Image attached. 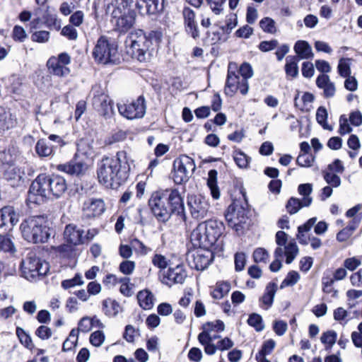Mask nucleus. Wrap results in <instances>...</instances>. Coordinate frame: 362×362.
Wrapping results in <instances>:
<instances>
[{"label":"nucleus","instance_id":"39","mask_svg":"<svg viewBox=\"0 0 362 362\" xmlns=\"http://www.w3.org/2000/svg\"><path fill=\"white\" fill-rule=\"evenodd\" d=\"M230 289V285L226 281L217 282L212 289L211 294L214 299H221L226 296Z\"/></svg>","mask_w":362,"mask_h":362},{"label":"nucleus","instance_id":"2","mask_svg":"<svg viewBox=\"0 0 362 362\" xmlns=\"http://www.w3.org/2000/svg\"><path fill=\"white\" fill-rule=\"evenodd\" d=\"M67 189L66 180L57 175H39L31 183L28 201L30 203L40 204L51 196L61 197Z\"/></svg>","mask_w":362,"mask_h":362},{"label":"nucleus","instance_id":"40","mask_svg":"<svg viewBox=\"0 0 362 362\" xmlns=\"http://www.w3.org/2000/svg\"><path fill=\"white\" fill-rule=\"evenodd\" d=\"M203 331L199 334H204L209 336V332H221L225 329V325L221 320H215L213 322H208L203 325Z\"/></svg>","mask_w":362,"mask_h":362},{"label":"nucleus","instance_id":"59","mask_svg":"<svg viewBox=\"0 0 362 362\" xmlns=\"http://www.w3.org/2000/svg\"><path fill=\"white\" fill-rule=\"evenodd\" d=\"M212 12L216 15H220L223 11V5L226 0H205Z\"/></svg>","mask_w":362,"mask_h":362},{"label":"nucleus","instance_id":"53","mask_svg":"<svg viewBox=\"0 0 362 362\" xmlns=\"http://www.w3.org/2000/svg\"><path fill=\"white\" fill-rule=\"evenodd\" d=\"M132 247L135 252L141 255H146L151 252V248L146 246L144 243L135 238L131 242Z\"/></svg>","mask_w":362,"mask_h":362},{"label":"nucleus","instance_id":"27","mask_svg":"<svg viewBox=\"0 0 362 362\" xmlns=\"http://www.w3.org/2000/svg\"><path fill=\"white\" fill-rule=\"evenodd\" d=\"M19 220V215L13 206H5L0 210V227L15 226Z\"/></svg>","mask_w":362,"mask_h":362},{"label":"nucleus","instance_id":"33","mask_svg":"<svg viewBox=\"0 0 362 362\" xmlns=\"http://www.w3.org/2000/svg\"><path fill=\"white\" fill-rule=\"evenodd\" d=\"M359 224V219L352 220L346 227L337 234V240L340 243H349L354 232Z\"/></svg>","mask_w":362,"mask_h":362},{"label":"nucleus","instance_id":"16","mask_svg":"<svg viewBox=\"0 0 362 362\" xmlns=\"http://www.w3.org/2000/svg\"><path fill=\"white\" fill-rule=\"evenodd\" d=\"M188 206L191 216L197 220L205 218L209 210L208 200L200 194L189 196Z\"/></svg>","mask_w":362,"mask_h":362},{"label":"nucleus","instance_id":"26","mask_svg":"<svg viewBox=\"0 0 362 362\" xmlns=\"http://www.w3.org/2000/svg\"><path fill=\"white\" fill-rule=\"evenodd\" d=\"M202 228H204L203 222L198 224L192 230L190 235V240L194 247L210 249L207 237H206V233L202 231Z\"/></svg>","mask_w":362,"mask_h":362},{"label":"nucleus","instance_id":"58","mask_svg":"<svg viewBox=\"0 0 362 362\" xmlns=\"http://www.w3.org/2000/svg\"><path fill=\"white\" fill-rule=\"evenodd\" d=\"M349 314L346 310L342 307H339L334 310V319L341 325H345L348 322Z\"/></svg>","mask_w":362,"mask_h":362},{"label":"nucleus","instance_id":"46","mask_svg":"<svg viewBox=\"0 0 362 362\" xmlns=\"http://www.w3.org/2000/svg\"><path fill=\"white\" fill-rule=\"evenodd\" d=\"M337 338V334L333 330H329L324 332L321 337V342L325 345V349H331L333 345L336 343Z\"/></svg>","mask_w":362,"mask_h":362},{"label":"nucleus","instance_id":"5","mask_svg":"<svg viewBox=\"0 0 362 362\" xmlns=\"http://www.w3.org/2000/svg\"><path fill=\"white\" fill-rule=\"evenodd\" d=\"M107 13L112 16V22L121 33L127 32L134 24L136 14L127 8L126 0H103Z\"/></svg>","mask_w":362,"mask_h":362},{"label":"nucleus","instance_id":"63","mask_svg":"<svg viewBox=\"0 0 362 362\" xmlns=\"http://www.w3.org/2000/svg\"><path fill=\"white\" fill-rule=\"evenodd\" d=\"M61 35L69 40H76L78 38V32L74 26L65 25L61 31Z\"/></svg>","mask_w":362,"mask_h":362},{"label":"nucleus","instance_id":"52","mask_svg":"<svg viewBox=\"0 0 362 362\" xmlns=\"http://www.w3.org/2000/svg\"><path fill=\"white\" fill-rule=\"evenodd\" d=\"M303 207H305L303 204V201L295 197H291L286 206L287 211L290 214H296Z\"/></svg>","mask_w":362,"mask_h":362},{"label":"nucleus","instance_id":"8","mask_svg":"<svg viewBox=\"0 0 362 362\" xmlns=\"http://www.w3.org/2000/svg\"><path fill=\"white\" fill-rule=\"evenodd\" d=\"M21 271L24 278L28 281H36L39 276H45L49 271L48 263L41 260L35 253L29 252L21 262Z\"/></svg>","mask_w":362,"mask_h":362},{"label":"nucleus","instance_id":"47","mask_svg":"<svg viewBox=\"0 0 362 362\" xmlns=\"http://www.w3.org/2000/svg\"><path fill=\"white\" fill-rule=\"evenodd\" d=\"M139 336L140 330L139 328H136L132 325H127L125 327L123 337L127 342L134 343Z\"/></svg>","mask_w":362,"mask_h":362},{"label":"nucleus","instance_id":"36","mask_svg":"<svg viewBox=\"0 0 362 362\" xmlns=\"http://www.w3.org/2000/svg\"><path fill=\"white\" fill-rule=\"evenodd\" d=\"M152 264L159 269V274L172 265L171 260L165 255L156 252L151 257Z\"/></svg>","mask_w":362,"mask_h":362},{"label":"nucleus","instance_id":"19","mask_svg":"<svg viewBox=\"0 0 362 362\" xmlns=\"http://www.w3.org/2000/svg\"><path fill=\"white\" fill-rule=\"evenodd\" d=\"M88 165L87 161L83 160V158H76L75 156L74 159L70 162L58 165L57 169L71 175L79 176L86 172Z\"/></svg>","mask_w":362,"mask_h":362},{"label":"nucleus","instance_id":"35","mask_svg":"<svg viewBox=\"0 0 362 362\" xmlns=\"http://www.w3.org/2000/svg\"><path fill=\"white\" fill-rule=\"evenodd\" d=\"M218 172L213 169L208 173L206 185L210 189L211 194L214 199L220 198L221 192L217 183Z\"/></svg>","mask_w":362,"mask_h":362},{"label":"nucleus","instance_id":"23","mask_svg":"<svg viewBox=\"0 0 362 362\" xmlns=\"http://www.w3.org/2000/svg\"><path fill=\"white\" fill-rule=\"evenodd\" d=\"M183 18L186 32L190 35L194 39L199 37V31L198 29L197 23L195 21V13L189 8H185L183 9Z\"/></svg>","mask_w":362,"mask_h":362},{"label":"nucleus","instance_id":"45","mask_svg":"<svg viewBox=\"0 0 362 362\" xmlns=\"http://www.w3.org/2000/svg\"><path fill=\"white\" fill-rule=\"evenodd\" d=\"M269 252L264 247L256 248L252 253V258L256 263L267 264L269 259Z\"/></svg>","mask_w":362,"mask_h":362},{"label":"nucleus","instance_id":"44","mask_svg":"<svg viewBox=\"0 0 362 362\" xmlns=\"http://www.w3.org/2000/svg\"><path fill=\"white\" fill-rule=\"evenodd\" d=\"M16 335L18 336L21 343L28 349L33 350L34 344L30 336L21 327L16 328Z\"/></svg>","mask_w":362,"mask_h":362},{"label":"nucleus","instance_id":"14","mask_svg":"<svg viewBox=\"0 0 362 362\" xmlns=\"http://www.w3.org/2000/svg\"><path fill=\"white\" fill-rule=\"evenodd\" d=\"M187 276L184 265L178 264L175 267L170 266L168 270L159 274V279L162 284L170 287L175 284L184 283Z\"/></svg>","mask_w":362,"mask_h":362},{"label":"nucleus","instance_id":"31","mask_svg":"<svg viewBox=\"0 0 362 362\" xmlns=\"http://www.w3.org/2000/svg\"><path fill=\"white\" fill-rule=\"evenodd\" d=\"M102 310L105 315L115 317L122 311V308L117 300L109 298L103 301Z\"/></svg>","mask_w":362,"mask_h":362},{"label":"nucleus","instance_id":"55","mask_svg":"<svg viewBox=\"0 0 362 362\" xmlns=\"http://www.w3.org/2000/svg\"><path fill=\"white\" fill-rule=\"evenodd\" d=\"M135 268V262L128 259L122 261L119 266V272L127 276L132 275L134 273Z\"/></svg>","mask_w":362,"mask_h":362},{"label":"nucleus","instance_id":"48","mask_svg":"<svg viewBox=\"0 0 362 362\" xmlns=\"http://www.w3.org/2000/svg\"><path fill=\"white\" fill-rule=\"evenodd\" d=\"M78 341V331L76 329H72L69 333V337L64 341L62 349L64 351H71L76 346Z\"/></svg>","mask_w":362,"mask_h":362},{"label":"nucleus","instance_id":"21","mask_svg":"<svg viewBox=\"0 0 362 362\" xmlns=\"http://www.w3.org/2000/svg\"><path fill=\"white\" fill-rule=\"evenodd\" d=\"M236 66L235 64H230L228 66V76L224 88L225 93L228 96H233L238 90H240L241 79L238 75L235 74L234 69Z\"/></svg>","mask_w":362,"mask_h":362},{"label":"nucleus","instance_id":"34","mask_svg":"<svg viewBox=\"0 0 362 362\" xmlns=\"http://www.w3.org/2000/svg\"><path fill=\"white\" fill-rule=\"evenodd\" d=\"M239 73L243 77L241 79L242 86L240 88V93L243 95H245L247 93L249 89L247 79L251 78L253 75L252 69L249 64L244 63L240 66Z\"/></svg>","mask_w":362,"mask_h":362},{"label":"nucleus","instance_id":"13","mask_svg":"<svg viewBox=\"0 0 362 362\" xmlns=\"http://www.w3.org/2000/svg\"><path fill=\"white\" fill-rule=\"evenodd\" d=\"M71 63V57L66 52L59 54L57 57H52L47 63L49 72L57 76L66 77L70 74L67 66Z\"/></svg>","mask_w":362,"mask_h":362},{"label":"nucleus","instance_id":"54","mask_svg":"<svg viewBox=\"0 0 362 362\" xmlns=\"http://www.w3.org/2000/svg\"><path fill=\"white\" fill-rule=\"evenodd\" d=\"M105 339V335L104 332L100 330L93 332L89 337L90 343L95 347L101 346L104 343Z\"/></svg>","mask_w":362,"mask_h":362},{"label":"nucleus","instance_id":"30","mask_svg":"<svg viewBox=\"0 0 362 362\" xmlns=\"http://www.w3.org/2000/svg\"><path fill=\"white\" fill-rule=\"evenodd\" d=\"M94 156L93 148L91 145L86 141H81L78 144V151L76 153V158H83L87 161L88 164L91 163Z\"/></svg>","mask_w":362,"mask_h":362},{"label":"nucleus","instance_id":"22","mask_svg":"<svg viewBox=\"0 0 362 362\" xmlns=\"http://www.w3.org/2000/svg\"><path fill=\"white\" fill-rule=\"evenodd\" d=\"M136 6L142 14L155 15L163 11L164 0H137Z\"/></svg>","mask_w":362,"mask_h":362},{"label":"nucleus","instance_id":"3","mask_svg":"<svg viewBox=\"0 0 362 362\" xmlns=\"http://www.w3.org/2000/svg\"><path fill=\"white\" fill-rule=\"evenodd\" d=\"M148 205L152 213L160 221H166L172 214L182 216L185 212L183 199L176 189H168L153 192Z\"/></svg>","mask_w":362,"mask_h":362},{"label":"nucleus","instance_id":"24","mask_svg":"<svg viewBox=\"0 0 362 362\" xmlns=\"http://www.w3.org/2000/svg\"><path fill=\"white\" fill-rule=\"evenodd\" d=\"M84 230L74 224H69L64 231V240L72 245H77L84 243Z\"/></svg>","mask_w":362,"mask_h":362},{"label":"nucleus","instance_id":"4","mask_svg":"<svg viewBox=\"0 0 362 362\" xmlns=\"http://www.w3.org/2000/svg\"><path fill=\"white\" fill-rule=\"evenodd\" d=\"M161 37L162 33L159 31L153 30L146 35L141 30H134L127 39L128 52L140 62H148L152 55L150 50L152 42H159Z\"/></svg>","mask_w":362,"mask_h":362},{"label":"nucleus","instance_id":"56","mask_svg":"<svg viewBox=\"0 0 362 362\" xmlns=\"http://www.w3.org/2000/svg\"><path fill=\"white\" fill-rule=\"evenodd\" d=\"M247 323L257 332L262 331L264 328L262 317L256 313L251 314L249 316Z\"/></svg>","mask_w":362,"mask_h":362},{"label":"nucleus","instance_id":"12","mask_svg":"<svg viewBox=\"0 0 362 362\" xmlns=\"http://www.w3.org/2000/svg\"><path fill=\"white\" fill-rule=\"evenodd\" d=\"M117 108L119 113L128 119L141 118L146 112L145 100L139 96L136 100L118 103Z\"/></svg>","mask_w":362,"mask_h":362},{"label":"nucleus","instance_id":"61","mask_svg":"<svg viewBox=\"0 0 362 362\" xmlns=\"http://www.w3.org/2000/svg\"><path fill=\"white\" fill-rule=\"evenodd\" d=\"M234 160L240 168H246L250 162V158L244 153L239 151L234 155Z\"/></svg>","mask_w":362,"mask_h":362},{"label":"nucleus","instance_id":"49","mask_svg":"<svg viewBox=\"0 0 362 362\" xmlns=\"http://www.w3.org/2000/svg\"><path fill=\"white\" fill-rule=\"evenodd\" d=\"M198 340L199 343L204 346V351L208 355L214 354L216 349H218V345L216 346L213 342L209 341V337L204 334H199Z\"/></svg>","mask_w":362,"mask_h":362},{"label":"nucleus","instance_id":"9","mask_svg":"<svg viewBox=\"0 0 362 362\" xmlns=\"http://www.w3.org/2000/svg\"><path fill=\"white\" fill-rule=\"evenodd\" d=\"M196 165L194 160L187 156H182L175 159L173 163L172 177L176 184L187 182L192 175Z\"/></svg>","mask_w":362,"mask_h":362},{"label":"nucleus","instance_id":"6","mask_svg":"<svg viewBox=\"0 0 362 362\" xmlns=\"http://www.w3.org/2000/svg\"><path fill=\"white\" fill-rule=\"evenodd\" d=\"M275 242L277 247L274 252V259L269 265V269L273 272H279L282 267L281 258L285 257L286 263L289 264L299 253L296 243L293 240L288 242V235L282 230L276 232Z\"/></svg>","mask_w":362,"mask_h":362},{"label":"nucleus","instance_id":"57","mask_svg":"<svg viewBox=\"0 0 362 362\" xmlns=\"http://www.w3.org/2000/svg\"><path fill=\"white\" fill-rule=\"evenodd\" d=\"M300 279V274L296 271L289 272L281 284V288L292 286Z\"/></svg>","mask_w":362,"mask_h":362},{"label":"nucleus","instance_id":"64","mask_svg":"<svg viewBox=\"0 0 362 362\" xmlns=\"http://www.w3.org/2000/svg\"><path fill=\"white\" fill-rule=\"evenodd\" d=\"M314 158L308 153H300L296 159L297 164L300 167L308 168L312 165Z\"/></svg>","mask_w":362,"mask_h":362},{"label":"nucleus","instance_id":"25","mask_svg":"<svg viewBox=\"0 0 362 362\" xmlns=\"http://www.w3.org/2000/svg\"><path fill=\"white\" fill-rule=\"evenodd\" d=\"M24 175V170L18 166L9 165L4 168V176L7 181L10 182L11 185L13 187L19 186L22 184Z\"/></svg>","mask_w":362,"mask_h":362},{"label":"nucleus","instance_id":"41","mask_svg":"<svg viewBox=\"0 0 362 362\" xmlns=\"http://www.w3.org/2000/svg\"><path fill=\"white\" fill-rule=\"evenodd\" d=\"M298 193L303 197V204L305 206H309L313 202L310 194L313 192V185L310 183L301 184L298 187Z\"/></svg>","mask_w":362,"mask_h":362},{"label":"nucleus","instance_id":"50","mask_svg":"<svg viewBox=\"0 0 362 362\" xmlns=\"http://www.w3.org/2000/svg\"><path fill=\"white\" fill-rule=\"evenodd\" d=\"M285 71L288 78H293L298 74V66L294 59L286 58Z\"/></svg>","mask_w":362,"mask_h":362},{"label":"nucleus","instance_id":"32","mask_svg":"<svg viewBox=\"0 0 362 362\" xmlns=\"http://www.w3.org/2000/svg\"><path fill=\"white\" fill-rule=\"evenodd\" d=\"M136 297L139 306L144 310H150L153 307L155 297L148 289L139 291Z\"/></svg>","mask_w":362,"mask_h":362},{"label":"nucleus","instance_id":"10","mask_svg":"<svg viewBox=\"0 0 362 362\" xmlns=\"http://www.w3.org/2000/svg\"><path fill=\"white\" fill-rule=\"evenodd\" d=\"M117 53V46L103 36L98 40L93 50L95 59L102 64L113 62Z\"/></svg>","mask_w":362,"mask_h":362},{"label":"nucleus","instance_id":"18","mask_svg":"<svg viewBox=\"0 0 362 362\" xmlns=\"http://www.w3.org/2000/svg\"><path fill=\"white\" fill-rule=\"evenodd\" d=\"M189 260V265L197 270H204L209 267L214 259L212 249L199 248L192 255Z\"/></svg>","mask_w":362,"mask_h":362},{"label":"nucleus","instance_id":"7","mask_svg":"<svg viewBox=\"0 0 362 362\" xmlns=\"http://www.w3.org/2000/svg\"><path fill=\"white\" fill-rule=\"evenodd\" d=\"M21 230L24 239L33 243H45L50 235L46 218L43 216L28 218L21 224Z\"/></svg>","mask_w":362,"mask_h":362},{"label":"nucleus","instance_id":"60","mask_svg":"<svg viewBox=\"0 0 362 362\" xmlns=\"http://www.w3.org/2000/svg\"><path fill=\"white\" fill-rule=\"evenodd\" d=\"M83 284V281L82 280L81 276L76 274L72 279L64 280L62 282V287L64 289H69L76 286H81Z\"/></svg>","mask_w":362,"mask_h":362},{"label":"nucleus","instance_id":"37","mask_svg":"<svg viewBox=\"0 0 362 362\" xmlns=\"http://www.w3.org/2000/svg\"><path fill=\"white\" fill-rule=\"evenodd\" d=\"M294 51L300 59H310L313 57L312 48L306 41L296 42L294 45Z\"/></svg>","mask_w":362,"mask_h":362},{"label":"nucleus","instance_id":"1","mask_svg":"<svg viewBox=\"0 0 362 362\" xmlns=\"http://www.w3.org/2000/svg\"><path fill=\"white\" fill-rule=\"evenodd\" d=\"M133 162L126 150L119 151L115 157L103 158L97 169L99 182L107 188H117L128 178Z\"/></svg>","mask_w":362,"mask_h":362},{"label":"nucleus","instance_id":"42","mask_svg":"<svg viewBox=\"0 0 362 362\" xmlns=\"http://www.w3.org/2000/svg\"><path fill=\"white\" fill-rule=\"evenodd\" d=\"M16 120L9 112H0V132H5L15 126Z\"/></svg>","mask_w":362,"mask_h":362},{"label":"nucleus","instance_id":"17","mask_svg":"<svg viewBox=\"0 0 362 362\" xmlns=\"http://www.w3.org/2000/svg\"><path fill=\"white\" fill-rule=\"evenodd\" d=\"M203 223L204 228H202V231L206 233V237H207L210 249H213L223 233L224 224L221 221L214 219L203 221Z\"/></svg>","mask_w":362,"mask_h":362},{"label":"nucleus","instance_id":"38","mask_svg":"<svg viewBox=\"0 0 362 362\" xmlns=\"http://www.w3.org/2000/svg\"><path fill=\"white\" fill-rule=\"evenodd\" d=\"M55 147V146L51 145L48 140L41 139L36 144L35 151L40 157H47L52 154Z\"/></svg>","mask_w":362,"mask_h":362},{"label":"nucleus","instance_id":"11","mask_svg":"<svg viewBox=\"0 0 362 362\" xmlns=\"http://www.w3.org/2000/svg\"><path fill=\"white\" fill-rule=\"evenodd\" d=\"M92 105L95 110L105 119H110L115 115L112 100L101 90H93Z\"/></svg>","mask_w":362,"mask_h":362},{"label":"nucleus","instance_id":"62","mask_svg":"<svg viewBox=\"0 0 362 362\" xmlns=\"http://www.w3.org/2000/svg\"><path fill=\"white\" fill-rule=\"evenodd\" d=\"M323 177L326 182L333 187H338L341 185V178L335 173L325 172Z\"/></svg>","mask_w":362,"mask_h":362},{"label":"nucleus","instance_id":"15","mask_svg":"<svg viewBox=\"0 0 362 362\" xmlns=\"http://www.w3.org/2000/svg\"><path fill=\"white\" fill-rule=\"evenodd\" d=\"M225 216L228 224L236 231L243 228L242 224L245 223L247 218L246 209L237 204L228 206Z\"/></svg>","mask_w":362,"mask_h":362},{"label":"nucleus","instance_id":"29","mask_svg":"<svg viewBox=\"0 0 362 362\" xmlns=\"http://www.w3.org/2000/svg\"><path fill=\"white\" fill-rule=\"evenodd\" d=\"M276 291V284L274 282H270L267 285L264 293L259 300L261 303V306L264 309L267 310L272 306Z\"/></svg>","mask_w":362,"mask_h":362},{"label":"nucleus","instance_id":"20","mask_svg":"<svg viewBox=\"0 0 362 362\" xmlns=\"http://www.w3.org/2000/svg\"><path fill=\"white\" fill-rule=\"evenodd\" d=\"M83 216L92 218L100 216L105 211V205L101 199H89L83 205Z\"/></svg>","mask_w":362,"mask_h":362},{"label":"nucleus","instance_id":"51","mask_svg":"<svg viewBox=\"0 0 362 362\" xmlns=\"http://www.w3.org/2000/svg\"><path fill=\"white\" fill-rule=\"evenodd\" d=\"M259 27L265 33L274 34L276 32V27L275 21L269 17L263 18L259 21Z\"/></svg>","mask_w":362,"mask_h":362},{"label":"nucleus","instance_id":"43","mask_svg":"<svg viewBox=\"0 0 362 362\" xmlns=\"http://www.w3.org/2000/svg\"><path fill=\"white\" fill-rule=\"evenodd\" d=\"M351 59L349 58H341L339 59L337 66V71L341 77L345 78L351 76Z\"/></svg>","mask_w":362,"mask_h":362},{"label":"nucleus","instance_id":"28","mask_svg":"<svg viewBox=\"0 0 362 362\" xmlns=\"http://www.w3.org/2000/svg\"><path fill=\"white\" fill-rule=\"evenodd\" d=\"M317 86L323 90L325 98H332L336 92L335 85L330 81L329 76L327 74H320L316 79Z\"/></svg>","mask_w":362,"mask_h":362}]
</instances>
